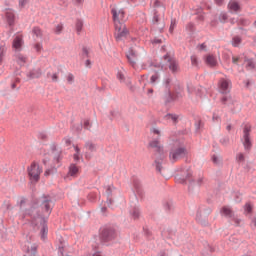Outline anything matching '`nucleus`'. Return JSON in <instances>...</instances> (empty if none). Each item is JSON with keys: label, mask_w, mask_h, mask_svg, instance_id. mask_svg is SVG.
Instances as JSON below:
<instances>
[{"label": "nucleus", "mask_w": 256, "mask_h": 256, "mask_svg": "<svg viewBox=\"0 0 256 256\" xmlns=\"http://www.w3.org/2000/svg\"><path fill=\"white\" fill-rule=\"evenodd\" d=\"M149 67H153V62L148 60L147 63L142 64V69H149Z\"/></svg>", "instance_id": "nucleus-46"}, {"label": "nucleus", "mask_w": 256, "mask_h": 256, "mask_svg": "<svg viewBox=\"0 0 256 256\" xmlns=\"http://www.w3.org/2000/svg\"><path fill=\"white\" fill-rule=\"evenodd\" d=\"M117 17H118V21L120 19H123V17H125V12L123 10L117 11Z\"/></svg>", "instance_id": "nucleus-50"}, {"label": "nucleus", "mask_w": 256, "mask_h": 256, "mask_svg": "<svg viewBox=\"0 0 256 256\" xmlns=\"http://www.w3.org/2000/svg\"><path fill=\"white\" fill-rule=\"evenodd\" d=\"M239 25H243L244 27H247L251 22L248 19L240 18L238 20Z\"/></svg>", "instance_id": "nucleus-38"}, {"label": "nucleus", "mask_w": 256, "mask_h": 256, "mask_svg": "<svg viewBox=\"0 0 256 256\" xmlns=\"http://www.w3.org/2000/svg\"><path fill=\"white\" fill-rule=\"evenodd\" d=\"M54 161H56V163H59V161H61V154H58L54 157Z\"/></svg>", "instance_id": "nucleus-61"}, {"label": "nucleus", "mask_w": 256, "mask_h": 256, "mask_svg": "<svg viewBox=\"0 0 256 256\" xmlns=\"http://www.w3.org/2000/svg\"><path fill=\"white\" fill-rule=\"evenodd\" d=\"M126 57L128 60V63H130L131 67H135L137 65V52L130 48L128 52L126 53Z\"/></svg>", "instance_id": "nucleus-14"}, {"label": "nucleus", "mask_w": 256, "mask_h": 256, "mask_svg": "<svg viewBox=\"0 0 256 256\" xmlns=\"http://www.w3.org/2000/svg\"><path fill=\"white\" fill-rule=\"evenodd\" d=\"M150 147L154 149L155 153V160H154V167L157 171V173H160L162 177H167L165 173V150L161 146V143H159L158 139H154L149 143Z\"/></svg>", "instance_id": "nucleus-2"}, {"label": "nucleus", "mask_w": 256, "mask_h": 256, "mask_svg": "<svg viewBox=\"0 0 256 256\" xmlns=\"http://www.w3.org/2000/svg\"><path fill=\"white\" fill-rule=\"evenodd\" d=\"M111 13L113 15V21H114V25H115V39L118 43H120L121 41H125V39H127V35H129V30H127V26L125 25V23L121 22V20H119V18L117 17V9L113 8L111 10Z\"/></svg>", "instance_id": "nucleus-3"}, {"label": "nucleus", "mask_w": 256, "mask_h": 256, "mask_svg": "<svg viewBox=\"0 0 256 256\" xmlns=\"http://www.w3.org/2000/svg\"><path fill=\"white\" fill-rule=\"evenodd\" d=\"M32 33L36 39H41L43 37V32L39 27H34Z\"/></svg>", "instance_id": "nucleus-27"}, {"label": "nucleus", "mask_w": 256, "mask_h": 256, "mask_svg": "<svg viewBox=\"0 0 256 256\" xmlns=\"http://www.w3.org/2000/svg\"><path fill=\"white\" fill-rule=\"evenodd\" d=\"M175 25H176L175 20L174 21L172 20L169 28L170 33H173V29H175Z\"/></svg>", "instance_id": "nucleus-57"}, {"label": "nucleus", "mask_w": 256, "mask_h": 256, "mask_svg": "<svg viewBox=\"0 0 256 256\" xmlns=\"http://www.w3.org/2000/svg\"><path fill=\"white\" fill-rule=\"evenodd\" d=\"M75 27H76L77 34L80 35L81 31H83V20L77 19Z\"/></svg>", "instance_id": "nucleus-30"}, {"label": "nucleus", "mask_w": 256, "mask_h": 256, "mask_svg": "<svg viewBox=\"0 0 256 256\" xmlns=\"http://www.w3.org/2000/svg\"><path fill=\"white\" fill-rule=\"evenodd\" d=\"M164 61H167V63H169L168 67L170 71H172V73H177L179 71V64L177 63V61L171 59V57H169V54L164 55Z\"/></svg>", "instance_id": "nucleus-13"}, {"label": "nucleus", "mask_w": 256, "mask_h": 256, "mask_svg": "<svg viewBox=\"0 0 256 256\" xmlns=\"http://www.w3.org/2000/svg\"><path fill=\"white\" fill-rule=\"evenodd\" d=\"M26 61H27V58L25 56H23L21 54H19L17 56V63H18V65H20V67H23V65H25Z\"/></svg>", "instance_id": "nucleus-32"}, {"label": "nucleus", "mask_w": 256, "mask_h": 256, "mask_svg": "<svg viewBox=\"0 0 256 256\" xmlns=\"http://www.w3.org/2000/svg\"><path fill=\"white\" fill-rule=\"evenodd\" d=\"M65 251V248L59 247L58 249V255L63 256V252Z\"/></svg>", "instance_id": "nucleus-60"}, {"label": "nucleus", "mask_w": 256, "mask_h": 256, "mask_svg": "<svg viewBox=\"0 0 256 256\" xmlns=\"http://www.w3.org/2000/svg\"><path fill=\"white\" fill-rule=\"evenodd\" d=\"M141 214L140 210H139V206H134L131 210H130V215L133 217V219H139V215Z\"/></svg>", "instance_id": "nucleus-25"}, {"label": "nucleus", "mask_w": 256, "mask_h": 256, "mask_svg": "<svg viewBox=\"0 0 256 256\" xmlns=\"http://www.w3.org/2000/svg\"><path fill=\"white\" fill-rule=\"evenodd\" d=\"M164 119L166 121H170V123H173V125H177V123H179V115L177 114L168 113L164 116Z\"/></svg>", "instance_id": "nucleus-18"}, {"label": "nucleus", "mask_w": 256, "mask_h": 256, "mask_svg": "<svg viewBox=\"0 0 256 256\" xmlns=\"http://www.w3.org/2000/svg\"><path fill=\"white\" fill-rule=\"evenodd\" d=\"M221 145H224V147H227L229 145V137H223L220 139Z\"/></svg>", "instance_id": "nucleus-42"}, {"label": "nucleus", "mask_w": 256, "mask_h": 256, "mask_svg": "<svg viewBox=\"0 0 256 256\" xmlns=\"http://www.w3.org/2000/svg\"><path fill=\"white\" fill-rule=\"evenodd\" d=\"M220 102L226 107H231V105H235V98L231 95V92H226L220 94Z\"/></svg>", "instance_id": "nucleus-10"}, {"label": "nucleus", "mask_w": 256, "mask_h": 256, "mask_svg": "<svg viewBox=\"0 0 256 256\" xmlns=\"http://www.w3.org/2000/svg\"><path fill=\"white\" fill-rule=\"evenodd\" d=\"M246 63V69L248 71H252V69L255 68V61L253 59H247L245 60Z\"/></svg>", "instance_id": "nucleus-29"}, {"label": "nucleus", "mask_w": 256, "mask_h": 256, "mask_svg": "<svg viewBox=\"0 0 256 256\" xmlns=\"http://www.w3.org/2000/svg\"><path fill=\"white\" fill-rule=\"evenodd\" d=\"M27 77L29 79H39L41 77V70L39 68L33 69L27 74Z\"/></svg>", "instance_id": "nucleus-20"}, {"label": "nucleus", "mask_w": 256, "mask_h": 256, "mask_svg": "<svg viewBox=\"0 0 256 256\" xmlns=\"http://www.w3.org/2000/svg\"><path fill=\"white\" fill-rule=\"evenodd\" d=\"M29 3V0H19V7L23 8Z\"/></svg>", "instance_id": "nucleus-52"}, {"label": "nucleus", "mask_w": 256, "mask_h": 256, "mask_svg": "<svg viewBox=\"0 0 256 256\" xmlns=\"http://www.w3.org/2000/svg\"><path fill=\"white\" fill-rule=\"evenodd\" d=\"M250 133H251V127L245 126L243 130V139H242V143L245 151H249V149H251V147L253 146V144L251 143Z\"/></svg>", "instance_id": "nucleus-8"}, {"label": "nucleus", "mask_w": 256, "mask_h": 256, "mask_svg": "<svg viewBox=\"0 0 256 256\" xmlns=\"http://www.w3.org/2000/svg\"><path fill=\"white\" fill-rule=\"evenodd\" d=\"M41 173H43V169L36 163H32L31 166L28 167V175L31 181H39V179H41Z\"/></svg>", "instance_id": "nucleus-7"}, {"label": "nucleus", "mask_w": 256, "mask_h": 256, "mask_svg": "<svg viewBox=\"0 0 256 256\" xmlns=\"http://www.w3.org/2000/svg\"><path fill=\"white\" fill-rule=\"evenodd\" d=\"M245 209L248 213H251V205L250 204H246L245 205Z\"/></svg>", "instance_id": "nucleus-63"}, {"label": "nucleus", "mask_w": 256, "mask_h": 256, "mask_svg": "<svg viewBox=\"0 0 256 256\" xmlns=\"http://www.w3.org/2000/svg\"><path fill=\"white\" fill-rule=\"evenodd\" d=\"M195 127H196V131H199V129H201V127H203V122L201 120H198L195 123Z\"/></svg>", "instance_id": "nucleus-51"}, {"label": "nucleus", "mask_w": 256, "mask_h": 256, "mask_svg": "<svg viewBox=\"0 0 256 256\" xmlns=\"http://www.w3.org/2000/svg\"><path fill=\"white\" fill-rule=\"evenodd\" d=\"M77 173H79V168L75 164H71L65 179H69V177H77Z\"/></svg>", "instance_id": "nucleus-19"}, {"label": "nucleus", "mask_w": 256, "mask_h": 256, "mask_svg": "<svg viewBox=\"0 0 256 256\" xmlns=\"http://www.w3.org/2000/svg\"><path fill=\"white\" fill-rule=\"evenodd\" d=\"M50 149H51L52 153H61V149H59V148L56 146V144H52V145L50 146Z\"/></svg>", "instance_id": "nucleus-45"}, {"label": "nucleus", "mask_w": 256, "mask_h": 256, "mask_svg": "<svg viewBox=\"0 0 256 256\" xmlns=\"http://www.w3.org/2000/svg\"><path fill=\"white\" fill-rule=\"evenodd\" d=\"M5 53H7V47L3 44H0V63H3V57H5Z\"/></svg>", "instance_id": "nucleus-31"}, {"label": "nucleus", "mask_w": 256, "mask_h": 256, "mask_svg": "<svg viewBox=\"0 0 256 256\" xmlns=\"http://www.w3.org/2000/svg\"><path fill=\"white\" fill-rule=\"evenodd\" d=\"M122 83H124L127 87H130V89H131V79H129V78L124 79V81Z\"/></svg>", "instance_id": "nucleus-56"}, {"label": "nucleus", "mask_w": 256, "mask_h": 256, "mask_svg": "<svg viewBox=\"0 0 256 256\" xmlns=\"http://www.w3.org/2000/svg\"><path fill=\"white\" fill-rule=\"evenodd\" d=\"M164 209L166 211H171V209H173V203L172 202H165L164 203Z\"/></svg>", "instance_id": "nucleus-43"}, {"label": "nucleus", "mask_w": 256, "mask_h": 256, "mask_svg": "<svg viewBox=\"0 0 256 256\" xmlns=\"http://www.w3.org/2000/svg\"><path fill=\"white\" fill-rule=\"evenodd\" d=\"M154 16L152 19L153 25L156 27L157 31L161 33L163 29H165V21L161 20L159 21V13H165V6L161 5V2L159 0H156L154 2Z\"/></svg>", "instance_id": "nucleus-5"}, {"label": "nucleus", "mask_w": 256, "mask_h": 256, "mask_svg": "<svg viewBox=\"0 0 256 256\" xmlns=\"http://www.w3.org/2000/svg\"><path fill=\"white\" fill-rule=\"evenodd\" d=\"M47 77L48 79L50 77L54 83H57V81H59V76L57 75V73L51 74V72H48Z\"/></svg>", "instance_id": "nucleus-36"}, {"label": "nucleus", "mask_w": 256, "mask_h": 256, "mask_svg": "<svg viewBox=\"0 0 256 256\" xmlns=\"http://www.w3.org/2000/svg\"><path fill=\"white\" fill-rule=\"evenodd\" d=\"M218 91L220 94L231 93V80L222 78L218 82Z\"/></svg>", "instance_id": "nucleus-9"}, {"label": "nucleus", "mask_w": 256, "mask_h": 256, "mask_svg": "<svg viewBox=\"0 0 256 256\" xmlns=\"http://www.w3.org/2000/svg\"><path fill=\"white\" fill-rule=\"evenodd\" d=\"M187 153L188 151L187 148L185 147V144H183L181 140H177L170 150V161H172V163H175L179 161V159H183V157H185Z\"/></svg>", "instance_id": "nucleus-4"}, {"label": "nucleus", "mask_w": 256, "mask_h": 256, "mask_svg": "<svg viewBox=\"0 0 256 256\" xmlns=\"http://www.w3.org/2000/svg\"><path fill=\"white\" fill-rule=\"evenodd\" d=\"M85 67H87L88 69H91V60L87 59L85 61Z\"/></svg>", "instance_id": "nucleus-59"}, {"label": "nucleus", "mask_w": 256, "mask_h": 256, "mask_svg": "<svg viewBox=\"0 0 256 256\" xmlns=\"http://www.w3.org/2000/svg\"><path fill=\"white\" fill-rule=\"evenodd\" d=\"M191 65L192 67H199V58H197V56H191Z\"/></svg>", "instance_id": "nucleus-34"}, {"label": "nucleus", "mask_w": 256, "mask_h": 256, "mask_svg": "<svg viewBox=\"0 0 256 256\" xmlns=\"http://www.w3.org/2000/svg\"><path fill=\"white\" fill-rule=\"evenodd\" d=\"M83 127H84V129H91V122H89V120H87V119H85L84 121H83Z\"/></svg>", "instance_id": "nucleus-47"}, {"label": "nucleus", "mask_w": 256, "mask_h": 256, "mask_svg": "<svg viewBox=\"0 0 256 256\" xmlns=\"http://www.w3.org/2000/svg\"><path fill=\"white\" fill-rule=\"evenodd\" d=\"M5 15H6L7 23L11 27L13 25V23H15V12H13L12 9L8 8V9H6Z\"/></svg>", "instance_id": "nucleus-17"}, {"label": "nucleus", "mask_w": 256, "mask_h": 256, "mask_svg": "<svg viewBox=\"0 0 256 256\" xmlns=\"http://www.w3.org/2000/svg\"><path fill=\"white\" fill-rule=\"evenodd\" d=\"M152 43H153L154 45H160V43H163V41H162L161 39H159V38H154V39L152 40Z\"/></svg>", "instance_id": "nucleus-55"}, {"label": "nucleus", "mask_w": 256, "mask_h": 256, "mask_svg": "<svg viewBox=\"0 0 256 256\" xmlns=\"http://www.w3.org/2000/svg\"><path fill=\"white\" fill-rule=\"evenodd\" d=\"M35 50L37 51V53H39V51H41V49H43V44L41 43H37L35 44Z\"/></svg>", "instance_id": "nucleus-53"}, {"label": "nucleus", "mask_w": 256, "mask_h": 256, "mask_svg": "<svg viewBox=\"0 0 256 256\" xmlns=\"http://www.w3.org/2000/svg\"><path fill=\"white\" fill-rule=\"evenodd\" d=\"M23 205H25V198L20 201V214L22 219L26 217H30L33 221L41 219V239L45 241V239H47V233H49L47 219H49V215H51L53 207H55L53 198L50 195L44 194L38 199L32 200L27 208L23 207Z\"/></svg>", "instance_id": "nucleus-1"}, {"label": "nucleus", "mask_w": 256, "mask_h": 256, "mask_svg": "<svg viewBox=\"0 0 256 256\" xmlns=\"http://www.w3.org/2000/svg\"><path fill=\"white\" fill-rule=\"evenodd\" d=\"M170 83H171V79L167 78L165 80L166 94L164 96V101H165L166 105L168 103H173V101L175 100V96L172 95V93H171V86H169Z\"/></svg>", "instance_id": "nucleus-11"}, {"label": "nucleus", "mask_w": 256, "mask_h": 256, "mask_svg": "<svg viewBox=\"0 0 256 256\" xmlns=\"http://www.w3.org/2000/svg\"><path fill=\"white\" fill-rule=\"evenodd\" d=\"M117 239V230L113 226H105L100 232L101 243L107 244Z\"/></svg>", "instance_id": "nucleus-6"}, {"label": "nucleus", "mask_w": 256, "mask_h": 256, "mask_svg": "<svg viewBox=\"0 0 256 256\" xmlns=\"http://www.w3.org/2000/svg\"><path fill=\"white\" fill-rule=\"evenodd\" d=\"M237 163H245V155L243 153H239L236 156Z\"/></svg>", "instance_id": "nucleus-37"}, {"label": "nucleus", "mask_w": 256, "mask_h": 256, "mask_svg": "<svg viewBox=\"0 0 256 256\" xmlns=\"http://www.w3.org/2000/svg\"><path fill=\"white\" fill-rule=\"evenodd\" d=\"M84 147H85V149H87L88 151H91L92 153L94 151H97V146L95 144H93V142H91V141H87L85 143Z\"/></svg>", "instance_id": "nucleus-28"}, {"label": "nucleus", "mask_w": 256, "mask_h": 256, "mask_svg": "<svg viewBox=\"0 0 256 256\" xmlns=\"http://www.w3.org/2000/svg\"><path fill=\"white\" fill-rule=\"evenodd\" d=\"M232 63L234 65H239V63H241V56H233L232 57Z\"/></svg>", "instance_id": "nucleus-41"}, {"label": "nucleus", "mask_w": 256, "mask_h": 256, "mask_svg": "<svg viewBox=\"0 0 256 256\" xmlns=\"http://www.w3.org/2000/svg\"><path fill=\"white\" fill-rule=\"evenodd\" d=\"M219 19L221 23H225L227 21V14H221Z\"/></svg>", "instance_id": "nucleus-54"}, {"label": "nucleus", "mask_w": 256, "mask_h": 256, "mask_svg": "<svg viewBox=\"0 0 256 256\" xmlns=\"http://www.w3.org/2000/svg\"><path fill=\"white\" fill-rule=\"evenodd\" d=\"M228 9H229L230 11H235V12H237V11H239V10L241 9V6L239 5V3H238L237 1H230V2L228 3Z\"/></svg>", "instance_id": "nucleus-23"}, {"label": "nucleus", "mask_w": 256, "mask_h": 256, "mask_svg": "<svg viewBox=\"0 0 256 256\" xmlns=\"http://www.w3.org/2000/svg\"><path fill=\"white\" fill-rule=\"evenodd\" d=\"M113 191H115V187H113V186L106 187L105 193L107 195L106 203H107L108 207H111V205H113V198H111V197H113Z\"/></svg>", "instance_id": "nucleus-16"}, {"label": "nucleus", "mask_w": 256, "mask_h": 256, "mask_svg": "<svg viewBox=\"0 0 256 256\" xmlns=\"http://www.w3.org/2000/svg\"><path fill=\"white\" fill-rule=\"evenodd\" d=\"M133 185H134V189H135L136 193L138 195H141V182L139 181V179L134 178Z\"/></svg>", "instance_id": "nucleus-26"}, {"label": "nucleus", "mask_w": 256, "mask_h": 256, "mask_svg": "<svg viewBox=\"0 0 256 256\" xmlns=\"http://www.w3.org/2000/svg\"><path fill=\"white\" fill-rule=\"evenodd\" d=\"M221 215H223L224 217H228L230 219V217H233V211H231V208L229 207H223L222 210L220 211Z\"/></svg>", "instance_id": "nucleus-24"}, {"label": "nucleus", "mask_w": 256, "mask_h": 256, "mask_svg": "<svg viewBox=\"0 0 256 256\" xmlns=\"http://www.w3.org/2000/svg\"><path fill=\"white\" fill-rule=\"evenodd\" d=\"M93 256H105V255H103V253L97 251V252H95V253L93 254Z\"/></svg>", "instance_id": "nucleus-64"}, {"label": "nucleus", "mask_w": 256, "mask_h": 256, "mask_svg": "<svg viewBox=\"0 0 256 256\" xmlns=\"http://www.w3.org/2000/svg\"><path fill=\"white\" fill-rule=\"evenodd\" d=\"M203 183V178H199L197 182L195 180H190L188 185L189 193H193L195 189H199V186Z\"/></svg>", "instance_id": "nucleus-15"}, {"label": "nucleus", "mask_w": 256, "mask_h": 256, "mask_svg": "<svg viewBox=\"0 0 256 256\" xmlns=\"http://www.w3.org/2000/svg\"><path fill=\"white\" fill-rule=\"evenodd\" d=\"M157 81H159V73L156 72L154 75L151 76L150 82L157 83Z\"/></svg>", "instance_id": "nucleus-39"}, {"label": "nucleus", "mask_w": 256, "mask_h": 256, "mask_svg": "<svg viewBox=\"0 0 256 256\" xmlns=\"http://www.w3.org/2000/svg\"><path fill=\"white\" fill-rule=\"evenodd\" d=\"M81 58L82 59H89V49H87V47L82 48Z\"/></svg>", "instance_id": "nucleus-35"}, {"label": "nucleus", "mask_w": 256, "mask_h": 256, "mask_svg": "<svg viewBox=\"0 0 256 256\" xmlns=\"http://www.w3.org/2000/svg\"><path fill=\"white\" fill-rule=\"evenodd\" d=\"M121 114L119 113V111H117V110H114V111H112L111 112V120H113V119H118V117L120 116Z\"/></svg>", "instance_id": "nucleus-44"}, {"label": "nucleus", "mask_w": 256, "mask_h": 256, "mask_svg": "<svg viewBox=\"0 0 256 256\" xmlns=\"http://www.w3.org/2000/svg\"><path fill=\"white\" fill-rule=\"evenodd\" d=\"M214 2L216 3V5L221 6L223 5L224 0H214Z\"/></svg>", "instance_id": "nucleus-62"}, {"label": "nucleus", "mask_w": 256, "mask_h": 256, "mask_svg": "<svg viewBox=\"0 0 256 256\" xmlns=\"http://www.w3.org/2000/svg\"><path fill=\"white\" fill-rule=\"evenodd\" d=\"M194 29H195V25H193V23L187 24L186 26L187 31H189L190 33H193Z\"/></svg>", "instance_id": "nucleus-48"}, {"label": "nucleus", "mask_w": 256, "mask_h": 256, "mask_svg": "<svg viewBox=\"0 0 256 256\" xmlns=\"http://www.w3.org/2000/svg\"><path fill=\"white\" fill-rule=\"evenodd\" d=\"M73 79H74L73 74H69V75L67 76V81H68V83H73Z\"/></svg>", "instance_id": "nucleus-58"}, {"label": "nucleus", "mask_w": 256, "mask_h": 256, "mask_svg": "<svg viewBox=\"0 0 256 256\" xmlns=\"http://www.w3.org/2000/svg\"><path fill=\"white\" fill-rule=\"evenodd\" d=\"M61 31H63V24H58L55 27L54 32L56 33V35H60Z\"/></svg>", "instance_id": "nucleus-40"}, {"label": "nucleus", "mask_w": 256, "mask_h": 256, "mask_svg": "<svg viewBox=\"0 0 256 256\" xmlns=\"http://www.w3.org/2000/svg\"><path fill=\"white\" fill-rule=\"evenodd\" d=\"M205 63L209 65V67H215V65H217V58L210 54L206 56Z\"/></svg>", "instance_id": "nucleus-21"}, {"label": "nucleus", "mask_w": 256, "mask_h": 256, "mask_svg": "<svg viewBox=\"0 0 256 256\" xmlns=\"http://www.w3.org/2000/svg\"><path fill=\"white\" fill-rule=\"evenodd\" d=\"M117 79H119L120 83H123L125 81V75H123L121 72H118Z\"/></svg>", "instance_id": "nucleus-49"}, {"label": "nucleus", "mask_w": 256, "mask_h": 256, "mask_svg": "<svg viewBox=\"0 0 256 256\" xmlns=\"http://www.w3.org/2000/svg\"><path fill=\"white\" fill-rule=\"evenodd\" d=\"M184 175H176V179L177 181H179V183H182V185H185V183H187V179H189L192 175H193V171H191V169L187 168H183L182 169Z\"/></svg>", "instance_id": "nucleus-12"}, {"label": "nucleus", "mask_w": 256, "mask_h": 256, "mask_svg": "<svg viewBox=\"0 0 256 256\" xmlns=\"http://www.w3.org/2000/svg\"><path fill=\"white\" fill-rule=\"evenodd\" d=\"M232 45H233V47H239V45H241V37L235 36L232 39Z\"/></svg>", "instance_id": "nucleus-33"}, {"label": "nucleus", "mask_w": 256, "mask_h": 256, "mask_svg": "<svg viewBox=\"0 0 256 256\" xmlns=\"http://www.w3.org/2000/svg\"><path fill=\"white\" fill-rule=\"evenodd\" d=\"M21 45H23V38L21 36H16L13 40L12 47L14 49H21Z\"/></svg>", "instance_id": "nucleus-22"}]
</instances>
